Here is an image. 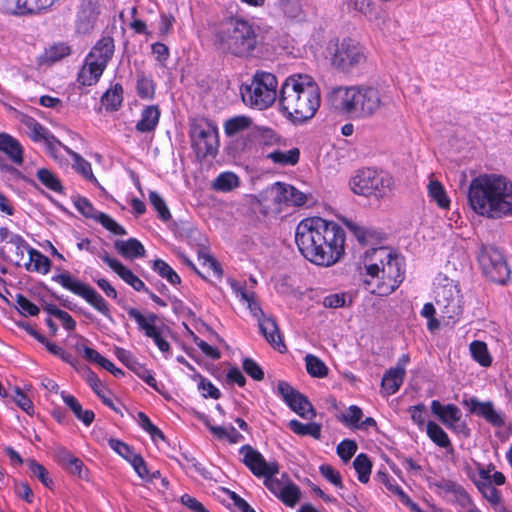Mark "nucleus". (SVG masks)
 <instances>
[{
	"label": "nucleus",
	"instance_id": "f257e3e1",
	"mask_svg": "<svg viewBox=\"0 0 512 512\" xmlns=\"http://www.w3.org/2000/svg\"><path fill=\"white\" fill-rule=\"evenodd\" d=\"M295 242L305 259L315 265L329 267L344 254L345 232L333 221L309 217L297 225Z\"/></svg>",
	"mask_w": 512,
	"mask_h": 512
},
{
	"label": "nucleus",
	"instance_id": "f03ea898",
	"mask_svg": "<svg viewBox=\"0 0 512 512\" xmlns=\"http://www.w3.org/2000/svg\"><path fill=\"white\" fill-rule=\"evenodd\" d=\"M469 203L475 213L491 219L512 215V182L500 174H481L470 182Z\"/></svg>",
	"mask_w": 512,
	"mask_h": 512
},
{
	"label": "nucleus",
	"instance_id": "7ed1b4c3",
	"mask_svg": "<svg viewBox=\"0 0 512 512\" xmlns=\"http://www.w3.org/2000/svg\"><path fill=\"white\" fill-rule=\"evenodd\" d=\"M318 84L308 74H292L279 88V106L283 114L294 123L310 120L320 107Z\"/></svg>",
	"mask_w": 512,
	"mask_h": 512
},
{
	"label": "nucleus",
	"instance_id": "20e7f679",
	"mask_svg": "<svg viewBox=\"0 0 512 512\" xmlns=\"http://www.w3.org/2000/svg\"><path fill=\"white\" fill-rule=\"evenodd\" d=\"M365 268L371 281L375 284L372 293L388 296L394 292L404 280L402 261L399 256L387 247L372 248L365 253Z\"/></svg>",
	"mask_w": 512,
	"mask_h": 512
},
{
	"label": "nucleus",
	"instance_id": "39448f33",
	"mask_svg": "<svg viewBox=\"0 0 512 512\" xmlns=\"http://www.w3.org/2000/svg\"><path fill=\"white\" fill-rule=\"evenodd\" d=\"M328 100L336 109L359 118L373 116L385 105L380 89L367 85L333 87Z\"/></svg>",
	"mask_w": 512,
	"mask_h": 512
},
{
	"label": "nucleus",
	"instance_id": "423d86ee",
	"mask_svg": "<svg viewBox=\"0 0 512 512\" xmlns=\"http://www.w3.org/2000/svg\"><path fill=\"white\" fill-rule=\"evenodd\" d=\"M258 44L259 35L256 27L243 18L230 17L226 19L215 33L216 48L236 57L252 56Z\"/></svg>",
	"mask_w": 512,
	"mask_h": 512
},
{
	"label": "nucleus",
	"instance_id": "0eeeda50",
	"mask_svg": "<svg viewBox=\"0 0 512 512\" xmlns=\"http://www.w3.org/2000/svg\"><path fill=\"white\" fill-rule=\"evenodd\" d=\"M243 102L254 109L264 110L279 100L277 77L270 72L257 70L250 84L241 91Z\"/></svg>",
	"mask_w": 512,
	"mask_h": 512
},
{
	"label": "nucleus",
	"instance_id": "6e6552de",
	"mask_svg": "<svg viewBox=\"0 0 512 512\" xmlns=\"http://www.w3.org/2000/svg\"><path fill=\"white\" fill-rule=\"evenodd\" d=\"M392 176L383 171L363 168L356 172L350 180L351 190L365 197L374 196L377 199L387 196L393 189Z\"/></svg>",
	"mask_w": 512,
	"mask_h": 512
},
{
	"label": "nucleus",
	"instance_id": "1a4fd4ad",
	"mask_svg": "<svg viewBox=\"0 0 512 512\" xmlns=\"http://www.w3.org/2000/svg\"><path fill=\"white\" fill-rule=\"evenodd\" d=\"M52 280L64 289L84 299L92 308L108 319H111L109 303L90 285L81 282L69 272L54 275Z\"/></svg>",
	"mask_w": 512,
	"mask_h": 512
},
{
	"label": "nucleus",
	"instance_id": "9d476101",
	"mask_svg": "<svg viewBox=\"0 0 512 512\" xmlns=\"http://www.w3.org/2000/svg\"><path fill=\"white\" fill-rule=\"evenodd\" d=\"M22 123L27 128V133L33 141L44 143L50 157L54 159L64 158V153H66L67 155L73 157L74 160H84L79 154L64 146L34 118L24 116Z\"/></svg>",
	"mask_w": 512,
	"mask_h": 512
},
{
	"label": "nucleus",
	"instance_id": "9b49d317",
	"mask_svg": "<svg viewBox=\"0 0 512 512\" xmlns=\"http://www.w3.org/2000/svg\"><path fill=\"white\" fill-rule=\"evenodd\" d=\"M365 62L363 46L351 38H345L337 44L331 58L332 66L343 72H350Z\"/></svg>",
	"mask_w": 512,
	"mask_h": 512
},
{
	"label": "nucleus",
	"instance_id": "f8f14e48",
	"mask_svg": "<svg viewBox=\"0 0 512 512\" xmlns=\"http://www.w3.org/2000/svg\"><path fill=\"white\" fill-rule=\"evenodd\" d=\"M190 135L193 148L198 157H214L218 150V131L206 121L195 122L191 126Z\"/></svg>",
	"mask_w": 512,
	"mask_h": 512
},
{
	"label": "nucleus",
	"instance_id": "ddd939ff",
	"mask_svg": "<svg viewBox=\"0 0 512 512\" xmlns=\"http://www.w3.org/2000/svg\"><path fill=\"white\" fill-rule=\"evenodd\" d=\"M479 264L484 274L493 282L504 284L510 270L503 254L496 248L483 246L478 256Z\"/></svg>",
	"mask_w": 512,
	"mask_h": 512
},
{
	"label": "nucleus",
	"instance_id": "4468645a",
	"mask_svg": "<svg viewBox=\"0 0 512 512\" xmlns=\"http://www.w3.org/2000/svg\"><path fill=\"white\" fill-rule=\"evenodd\" d=\"M435 300L443 317L448 320L455 321L463 312L460 289L453 282L436 287Z\"/></svg>",
	"mask_w": 512,
	"mask_h": 512
},
{
	"label": "nucleus",
	"instance_id": "2eb2a0df",
	"mask_svg": "<svg viewBox=\"0 0 512 512\" xmlns=\"http://www.w3.org/2000/svg\"><path fill=\"white\" fill-rule=\"evenodd\" d=\"M252 126V119L244 115L232 117L224 122V131L228 137H235L245 131L248 132L246 137L237 138L228 145L232 157H237L240 152L248 147V141L253 136Z\"/></svg>",
	"mask_w": 512,
	"mask_h": 512
},
{
	"label": "nucleus",
	"instance_id": "dca6fc26",
	"mask_svg": "<svg viewBox=\"0 0 512 512\" xmlns=\"http://www.w3.org/2000/svg\"><path fill=\"white\" fill-rule=\"evenodd\" d=\"M277 392L289 408L300 417L308 420L315 418L316 412L307 397L293 388L288 382L279 381Z\"/></svg>",
	"mask_w": 512,
	"mask_h": 512
},
{
	"label": "nucleus",
	"instance_id": "f3484780",
	"mask_svg": "<svg viewBox=\"0 0 512 512\" xmlns=\"http://www.w3.org/2000/svg\"><path fill=\"white\" fill-rule=\"evenodd\" d=\"M127 313L130 318L134 319L139 327L148 338L153 339L159 350L167 354L170 352L169 342L162 336V330L156 325L158 316L154 313H150L147 316L136 308L130 307L127 309Z\"/></svg>",
	"mask_w": 512,
	"mask_h": 512
},
{
	"label": "nucleus",
	"instance_id": "a211bd4d",
	"mask_svg": "<svg viewBox=\"0 0 512 512\" xmlns=\"http://www.w3.org/2000/svg\"><path fill=\"white\" fill-rule=\"evenodd\" d=\"M239 453L242 456V463L255 477L263 478L266 475L279 473V464L276 461L267 462L264 456L251 445L241 446Z\"/></svg>",
	"mask_w": 512,
	"mask_h": 512
},
{
	"label": "nucleus",
	"instance_id": "6ab92c4d",
	"mask_svg": "<svg viewBox=\"0 0 512 512\" xmlns=\"http://www.w3.org/2000/svg\"><path fill=\"white\" fill-rule=\"evenodd\" d=\"M431 412L448 429L469 435L467 425L464 422L460 423L462 413L455 404L443 405L439 400H433L431 402Z\"/></svg>",
	"mask_w": 512,
	"mask_h": 512
},
{
	"label": "nucleus",
	"instance_id": "aec40b11",
	"mask_svg": "<svg viewBox=\"0 0 512 512\" xmlns=\"http://www.w3.org/2000/svg\"><path fill=\"white\" fill-rule=\"evenodd\" d=\"M462 404L468 408L471 414L485 419L486 422L494 427L501 428L505 425L504 415L495 410L492 401L482 402L476 397L464 399Z\"/></svg>",
	"mask_w": 512,
	"mask_h": 512
},
{
	"label": "nucleus",
	"instance_id": "412c9836",
	"mask_svg": "<svg viewBox=\"0 0 512 512\" xmlns=\"http://www.w3.org/2000/svg\"><path fill=\"white\" fill-rule=\"evenodd\" d=\"M99 257L105 262L123 281L132 286L136 291H142L146 288L144 282L136 276L129 268L124 266L116 258L109 256L107 251L99 254Z\"/></svg>",
	"mask_w": 512,
	"mask_h": 512
},
{
	"label": "nucleus",
	"instance_id": "4be33fe9",
	"mask_svg": "<svg viewBox=\"0 0 512 512\" xmlns=\"http://www.w3.org/2000/svg\"><path fill=\"white\" fill-rule=\"evenodd\" d=\"M109 446L133 466L139 477L147 476V465L143 457L134 453L126 443L118 439H110Z\"/></svg>",
	"mask_w": 512,
	"mask_h": 512
},
{
	"label": "nucleus",
	"instance_id": "5701e85b",
	"mask_svg": "<svg viewBox=\"0 0 512 512\" xmlns=\"http://www.w3.org/2000/svg\"><path fill=\"white\" fill-rule=\"evenodd\" d=\"M258 325L262 335L274 349L280 353H284L287 350L279 327L273 317L263 316L259 318Z\"/></svg>",
	"mask_w": 512,
	"mask_h": 512
},
{
	"label": "nucleus",
	"instance_id": "b1692460",
	"mask_svg": "<svg viewBox=\"0 0 512 512\" xmlns=\"http://www.w3.org/2000/svg\"><path fill=\"white\" fill-rule=\"evenodd\" d=\"M259 203L262 207V212L266 215H278L284 212L277 182L267 187L259 195Z\"/></svg>",
	"mask_w": 512,
	"mask_h": 512
},
{
	"label": "nucleus",
	"instance_id": "393cba45",
	"mask_svg": "<svg viewBox=\"0 0 512 512\" xmlns=\"http://www.w3.org/2000/svg\"><path fill=\"white\" fill-rule=\"evenodd\" d=\"M345 226L362 246L373 245L382 240V234L353 220H344Z\"/></svg>",
	"mask_w": 512,
	"mask_h": 512
},
{
	"label": "nucleus",
	"instance_id": "a878e982",
	"mask_svg": "<svg viewBox=\"0 0 512 512\" xmlns=\"http://www.w3.org/2000/svg\"><path fill=\"white\" fill-rule=\"evenodd\" d=\"M115 51L114 40L110 36H103L92 47L87 56L90 60H95L104 67H107L109 61L112 59Z\"/></svg>",
	"mask_w": 512,
	"mask_h": 512
},
{
	"label": "nucleus",
	"instance_id": "bb28decb",
	"mask_svg": "<svg viewBox=\"0 0 512 512\" xmlns=\"http://www.w3.org/2000/svg\"><path fill=\"white\" fill-rule=\"evenodd\" d=\"M277 186L284 211L290 207L303 206L307 202V195L294 186L282 182H277Z\"/></svg>",
	"mask_w": 512,
	"mask_h": 512
},
{
	"label": "nucleus",
	"instance_id": "cd10ccee",
	"mask_svg": "<svg viewBox=\"0 0 512 512\" xmlns=\"http://www.w3.org/2000/svg\"><path fill=\"white\" fill-rule=\"evenodd\" d=\"M105 69L106 67L86 56L85 63L78 73L77 81L83 86H92L98 82Z\"/></svg>",
	"mask_w": 512,
	"mask_h": 512
},
{
	"label": "nucleus",
	"instance_id": "c85d7f7f",
	"mask_svg": "<svg viewBox=\"0 0 512 512\" xmlns=\"http://www.w3.org/2000/svg\"><path fill=\"white\" fill-rule=\"evenodd\" d=\"M61 398L65 405L73 412L74 416L85 426H90L95 419L92 410H84L77 398L71 394L61 391Z\"/></svg>",
	"mask_w": 512,
	"mask_h": 512
},
{
	"label": "nucleus",
	"instance_id": "c756f323",
	"mask_svg": "<svg viewBox=\"0 0 512 512\" xmlns=\"http://www.w3.org/2000/svg\"><path fill=\"white\" fill-rule=\"evenodd\" d=\"M29 261L24 267L29 272L47 274L51 269V260L35 248L28 249Z\"/></svg>",
	"mask_w": 512,
	"mask_h": 512
},
{
	"label": "nucleus",
	"instance_id": "7c9ffc66",
	"mask_svg": "<svg viewBox=\"0 0 512 512\" xmlns=\"http://www.w3.org/2000/svg\"><path fill=\"white\" fill-rule=\"evenodd\" d=\"M406 371L389 368L383 375L381 386L387 395L395 394L404 382Z\"/></svg>",
	"mask_w": 512,
	"mask_h": 512
},
{
	"label": "nucleus",
	"instance_id": "2f4dec72",
	"mask_svg": "<svg viewBox=\"0 0 512 512\" xmlns=\"http://www.w3.org/2000/svg\"><path fill=\"white\" fill-rule=\"evenodd\" d=\"M0 151L10 160H23V149L19 141L7 133H0Z\"/></svg>",
	"mask_w": 512,
	"mask_h": 512
},
{
	"label": "nucleus",
	"instance_id": "473e14b6",
	"mask_svg": "<svg viewBox=\"0 0 512 512\" xmlns=\"http://www.w3.org/2000/svg\"><path fill=\"white\" fill-rule=\"evenodd\" d=\"M470 479L478 487V484H490L493 483L497 486H501L505 484L506 477L502 472L494 471L491 475L489 473V469H485V467L479 463H477V474H471Z\"/></svg>",
	"mask_w": 512,
	"mask_h": 512
},
{
	"label": "nucleus",
	"instance_id": "72a5a7b5",
	"mask_svg": "<svg viewBox=\"0 0 512 512\" xmlns=\"http://www.w3.org/2000/svg\"><path fill=\"white\" fill-rule=\"evenodd\" d=\"M160 117V110L157 106H147L141 114V119L136 124L140 132H150L155 129Z\"/></svg>",
	"mask_w": 512,
	"mask_h": 512
},
{
	"label": "nucleus",
	"instance_id": "f704fd0d",
	"mask_svg": "<svg viewBox=\"0 0 512 512\" xmlns=\"http://www.w3.org/2000/svg\"><path fill=\"white\" fill-rule=\"evenodd\" d=\"M115 248L117 251L126 258H138L145 255L144 246L135 238H130L126 241H116Z\"/></svg>",
	"mask_w": 512,
	"mask_h": 512
},
{
	"label": "nucleus",
	"instance_id": "c9c22d12",
	"mask_svg": "<svg viewBox=\"0 0 512 512\" xmlns=\"http://www.w3.org/2000/svg\"><path fill=\"white\" fill-rule=\"evenodd\" d=\"M288 427L299 436H311L318 440L321 438L322 426L316 422L302 423L299 420L292 419L288 423Z\"/></svg>",
	"mask_w": 512,
	"mask_h": 512
},
{
	"label": "nucleus",
	"instance_id": "e433bc0d",
	"mask_svg": "<svg viewBox=\"0 0 512 512\" xmlns=\"http://www.w3.org/2000/svg\"><path fill=\"white\" fill-rule=\"evenodd\" d=\"M123 101V88L119 83H115L101 97V104L106 110L116 111Z\"/></svg>",
	"mask_w": 512,
	"mask_h": 512
},
{
	"label": "nucleus",
	"instance_id": "4c0bfd02",
	"mask_svg": "<svg viewBox=\"0 0 512 512\" xmlns=\"http://www.w3.org/2000/svg\"><path fill=\"white\" fill-rule=\"evenodd\" d=\"M429 197L441 209H448L450 207V199L447 196L443 185L436 179L431 178L427 186Z\"/></svg>",
	"mask_w": 512,
	"mask_h": 512
},
{
	"label": "nucleus",
	"instance_id": "58836bf2",
	"mask_svg": "<svg viewBox=\"0 0 512 512\" xmlns=\"http://www.w3.org/2000/svg\"><path fill=\"white\" fill-rule=\"evenodd\" d=\"M426 432L429 439L441 448H451L452 444L444 429L433 421L426 424Z\"/></svg>",
	"mask_w": 512,
	"mask_h": 512
},
{
	"label": "nucleus",
	"instance_id": "ea45409f",
	"mask_svg": "<svg viewBox=\"0 0 512 512\" xmlns=\"http://www.w3.org/2000/svg\"><path fill=\"white\" fill-rule=\"evenodd\" d=\"M37 179L49 190L63 194L64 187L60 179L49 169L41 168L36 173Z\"/></svg>",
	"mask_w": 512,
	"mask_h": 512
},
{
	"label": "nucleus",
	"instance_id": "a19ab883",
	"mask_svg": "<svg viewBox=\"0 0 512 512\" xmlns=\"http://www.w3.org/2000/svg\"><path fill=\"white\" fill-rule=\"evenodd\" d=\"M87 382L97 396L102 400L103 404L116 411L112 399L109 397V391L102 385L98 376L91 372L87 377Z\"/></svg>",
	"mask_w": 512,
	"mask_h": 512
},
{
	"label": "nucleus",
	"instance_id": "79ce46f5",
	"mask_svg": "<svg viewBox=\"0 0 512 512\" xmlns=\"http://www.w3.org/2000/svg\"><path fill=\"white\" fill-rule=\"evenodd\" d=\"M305 364L307 373L312 377L324 378L328 374V367L317 356H314L312 354L306 355Z\"/></svg>",
	"mask_w": 512,
	"mask_h": 512
},
{
	"label": "nucleus",
	"instance_id": "37998d69",
	"mask_svg": "<svg viewBox=\"0 0 512 512\" xmlns=\"http://www.w3.org/2000/svg\"><path fill=\"white\" fill-rule=\"evenodd\" d=\"M470 352L475 361H477L481 366L488 367L492 363V358L488 352V348L485 342L482 341H473L470 344Z\"/></svg>",
	"mask_w": 512,
	"mask_h": 512
},
{
	"label": "nucleus",
	"instance_id": "c03bdc74",
	"mask_svg": "<svg viewBox=\"0 0 512 512\" xmlns=\"http://www.w3.org/2000/svg\"><path fill=\"white\" fill-rule=\"evenodd\" d=\"M239 185V178L232 172H224L214 180L212 187L216 191L229 192Z\"/></svg>",
	"mask_w": 512,
	"mask_h": 512
},
{
	"label": "nucleus",
	"instance_id": "a18cd8bd",
	"mask_svg": "<svg viewBox=\"0 0 512 512\" xmlns=\"http://www.w3.org/2000/svg\"><path fill=\"white\" fill-rule=\"evenodd\" d=\"M353 466L358 474V480L361 483H367L372 469V463L369 457L364 453L357 455L353 461Z\"/></svg>",
	"mask_w": 512,
	"mask_h": 512
},
{
	"label": "nucleus",
	"instance_id": "49530a36",
	"mask_svg": "<svg viewBox=\"0 0 512 512\" xmlns=\"http://www.w3.org/2000/svg\"><path fill=\"white\" fill-rule=\"evenodd\" d=\"M27 465L31 474L36 477L45 487L52 489L53 480L49 477L48 470L35 459H28Z\"/></svg>",
	"mask_w": 512,
	"mask_h": 512
},
{
	"label": "nucleus",
	"instance_id": "de8ad7c7",
	"mask_svg": "<svg viewBox=\"0 0 512 512\" xmlns=\"http://www.w3.org/2000/svg\"><path fill=\"white\" fill-rule=\"evenodd\" d=\"M153 269L162 278H165L172 285H177L181 283V278L179 277V275L164 260H155L153 264Z\"/></svg>",
	"mask_w": 512,
	"mask_h": 512
},
{
	"label": "nucleus",
	"instance_id": "09e8293b",
	"mask_svg": "<svg viewBox=\"0 0 512 512\" xmlns=\"http://www.w3.org/2000/svg\"><path fill=\"white\" fill-rule=\"evenodd\" d=\"M278 499H280L286 506L293 508L301 499L300 488L296 484L288 482L287 486L278 496Z\"/></svg>",
	"mask_w": 512,
	"mask_h": 512
},
{
	"label": "nucleus",
	"instance_id": "8fccbe9b",
	"mask_svg": "<svg viewBox=\"0 0 512 512\" xmlns=\"http://www.w3.org/2000/svg\"><path fill=\"white\" fill-rule=\"evenodd\" d=\"M149 201L153 208L158 212V217L162 221L167 222L171 219V213L166 202L156 191L149 192Z\"/></svg>",
	"mask_w": 512,
	"mask_h": 512
},
{
	"label": "nucleus",
	"instance_id": "3c124183",
	"mask_svg": "<svg viewBox=\"0 0 512 512\" xmlns=\"http://www.w3.org/2000/svg\"><path fill=\"white\" fill-rule=\"evenodd\" d=\"M70 53H71L70 46H68L64 43H59V44H54V45L50 46L48 49H46L45 53H44V58L47 61L54 63V62H57V61L63 59L64 57L70 55Z\"/></svg>",
	"mask_w": 512,
	"mask_h": 512
},
{
	"label": "nucleus",
	"instance_id": "603ef678",
	"mask_svg": "<svg viewBox=\"0 0 512 512\" xmlns=\"http://www.w3.org/2000/svg\"><path fill=\"white\" fill-rule=\"evenodd\" d=\"M363 417L362 409L356 405L348 407L347 411L340 416V421L346 426L357 428Z\"/></svg>",
	"mask_w": 512,
	"mask_h": 512
},
{
	"label": "nucleus",
	"instance_id": "864d4df0",
	"mask_svg": "<svg viewBox=\"0 0 512 512\" xmlns=\"http://www.w3.org/2000/svg\"><path fill=\"white\" fill-rule=\"evenodd\" d=\"M95 220L114 235L123 236L127 234L125 228L106 213L100 212Z\"/></svg>",
	"mask_w": 512,
	"mask_h": 512
},
{
	"label": "nucleus",
	"instance_id": "5fc2aeb1",
	"mask_svg": "<svg viewBox=\"0 0 512 512\" xmlns=\"http://www.w3.org/2000/svg\"><path fill=\"white\" fill-rule=\"evenodd\" d=\"M12 400L15 404L25 411L28 415L34 414V405L30 398L23 393L19 387L13 388V394L11 395Z\"/></svg>",
	"mask_w": 512,
	"mask_h": 512
},
{
	"label": "nucleus",
	"instance_id": "6e6d98bb",
	"mask_svg": "<svg viewBox=\"0 0 512 512\" xmlns=\"http://www.w3.org/2000/svg\"><path fill=\"white\" fill-rule=\"evenodd\" d=\"M75 208L86 218L96 219L100 213L95 210L92 203L85 197L78 196L73 201Z\"/></svg>",
	"mask_w": 512,
	"mask_h": 512
},
{
	"label": "nucleus",
	"instance_id": "4d7b16f0",
	"mask_svg": "<svg viewBox=\"0 0 512 512\" xmlns=\"http://www.w3.org/2000/svg\"><path fill=\"white\" fill-rule=\"evenodd\" d=\"M492 484L493 483H480L478 484L477 488L488 502H490L492 505H499L502 502V496L500 491L497 490Z\"/></svg>",
	"mask_w": 512,
	"mask_h": 512
},
{
	"label": "nucleus",
	"instance_id": "13d9d810",
	"mask_svg": "<svg viewBox=\"0 0 512 512\" xmlns=\"http://www.w3.org/2000/svg\"><path fill=\"white\" fill-rule=\"evenodd\" d=\"M16 307L24 316H36L39 313V308L22 294L16 296Z\"/></svg>",
	"mask_w": 512,
	"mask_h": 512
},
{
	"label": "nucleus",
	"instance_id": "bf43d9fd",
	"mask_svg": "<svg viewBox=\"0 0 512 512\" xmlns=\"http://www.w3.org/2000/svg\"><path fill=\"white\" fill-rule=\"evenodd\" d=\"M357 448L355 441L345 439L338 444L337 454L344 462H348L356 453Z\"/></svg>",
	"mask_w": 512,
	"mask_h": 512
},
{
	"label": "nucleus",
	"instance_id": "052dcab7",
	"mask_svg": "<svg viewBox=\"0 0 512 512\" xmlns=\"http://www.w3.org/2000/svg\"><path fill=\"white\" fill-rule=\"evenodd\" d=\"M132 371L141 378L147 385L152 387L155 390H158L157 380L155 379L152 371L148 370L143 364L138 362Z\"/></svg>",
	"mask_w": 512,
	"mask_h": 512
},
{
	"label": "nucleus",
	"instance_id": "680f3d73",
	"mask_svg": "<svg viewBox=\"0 0 512 512\" xmlns=\"http://www.w3.org/2000/svg\"><path fill=\"white\" fill-rule=\"evenodd\" d=\"M266 157L270 160H299L300 150L298 148H292L288 151L273 149L267 153Z\"/></svg>",
	"mask_w": 512,
	"mask_h": 512
},
{
	"label": "nucleus",
	"instance_id": "e2e57ef3",
	"mask_svg": "<svg viewBox=\"0 0 512 512\" xmlns=\"http://www.w3.org/2000/svg\"><path fill=\"white\" fill-rule=\"evenodd\" d=\"M243 370L254 380L261 381L264 378L262 368L251 358H245L242 363Z\"/></svg>",
	"mask_w": 512,
	"mask_h": 512
},
{
	"label": "nucleus",
	"instance_id": "0e129e2a",
	"mask_svg": "<svg viewBox=\"0 0 512 512\" xmlns=\"http://www.w3.org/2000/svg\"><path fill=\"white\" fill-rule=\"evenodd\" d=\"M276 475L277 474L266 475L263 477V479H264V485L266 486V488L278 498V496L281 494V492L287 486V483L276 478L275 477Z\"/></svg>",
	"mask_w": 512,
	"mask_h": 512
},
{
	"label": "nucleus",
	"instance_id": "69168bd1",
	"mask_svg": "<svg viewBox=\"0 0 512 512\" xmlns=\"http://www.w3.org/2000/svg\"><path fill=\"white\" fill-rule=\"evenodd\" d=\"M137 416H138L140 426L145 431H147L153 438H155V437H159L161 439L164 438L163 432L150 421L149 417L145 413L138 412Z\"/></svg>",
	"mask_w": 512,
	"mask_h": 512
},
{
	"label": "nucleus",
	"instance_id": "338daca9",
	"mask_svg": "<svg viewBox=\"0 0 512 512\" xmlns=\"http://www.w3.org/2000/svg\"><path fill=\"white\" fill-rule=\"evenodd\" d=\"M282 10L291 19L298 18L302 13L299 0H280Z\"/></svg>",
	"mask_w": 512,
	"mask_h": 512
},
{
	"label": "nucleus",
	"instance_id": "774afa93",
	"mask_svg": "<svg viewBox=\"0 0 512 512\" xmlns=\"http://www.w3.org/2000/svg\"><path fill=\"white\" fill-rule=\"evenodd\" d=\"M0 240L15 246V249L25 248V240L22 236L12 233L8 228H0Z\"/></svg>",
	"mask_w": 512,
	"mask_h": 512
}]
</instances>
